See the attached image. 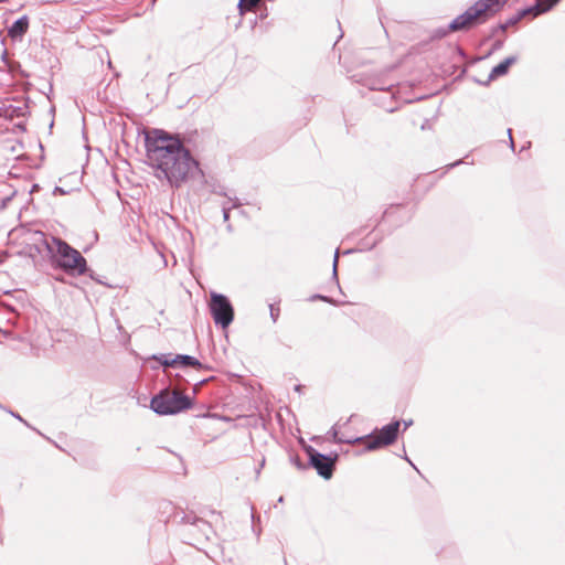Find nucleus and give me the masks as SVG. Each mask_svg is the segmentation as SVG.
<instances>
[{
    "mask_svg": "<svg viewBox=\"0 0 565 565\" xmlns=\"http://www.w3.org/2000/svg\"><path fill=\"white\" fill-rule=\"evenodd\" d=\"M14 418H17L18 420L24 423L28 427H30V425L18 414V413H14L12 411L9 412Z\"/></svg>",
    "mask_w": 565,
    "mask_h": 565,
    "instance_id": "nucleus-32",
    "label": "nucleus"
},
{
    "mask_svg": "<svg viewBox=\"0 0 565 565\" xmlns=\"http://www.w3.org/2000/svg\"><path fill=\"white\" fill-rule=\"evenodd\" d=\"M29 24L30 21L26 14L20 17L8 28L9 38L14 42L22 41L29 30Z\"/></svg>",
    "mask_w": 565,
    "mask_h": 565,
    "instance_id": "nucleus-10",
    "label": "nucleus"
},
{
    "mask_svg": "<svg viewBox=\"0 0 565 565\" xmlns=\"http://www.w3.org/2000/svg\"><path fill=\"white\" fill-rule=\"evenodd\" d=\"M338 262H339V248H337L335 253H334V258H333V264H332L333 269H338Z\"/></svg>",
    "mask_w": 565,
    "mask_h": 565,
    "instance_id": "nucleus-28",
    "label": "nucleus"
},
{
    "mask_svg": "<svg viewBox=\"0 0 565 565\" xmlns=\"http://www.w3.org/2000/svg\"><path fill=\"white\" fill-rule=\"evenodd\" d=\"M503 40H497L494 41V43L492 44V47H491V51L489 52L488 55H490L491 53L495 52V51H499L502 49L503 46Z\"/></svg>",
    "mask_w": 565,
    "mask_h": 565,
    "instance_id": "nucleus-25",
    "label": "nucleus"
},
{
    "mask_svg": "<svg viewBox=\"0 0 565 565\" xmlns=\"http://www.w3.org/2000/svg\"><path fill=\"white\" fill-rule=\"evenodd\" d=\"M206 382H209V380H207V379L199 381V382L194 385L193 393L195 394V393L198 392L199 387H201L202 385H204Z\"/></svg>",
    "mask_w": 565,
    "mask_h": 565,
    "instance_id": "nucleus-30",
    "label": "nucleus"
},
{
    "mask_svg": "<svg viewBox=\"0 0 565 565\" xmlns=\"http://www.w3.org/2000/svg\"><path fill=\"white\" fill-rule=\"evenodd\" d=\"M299 443L302 445V449L308 456V466L313 468L323 479H331L334 472V465L329 457L319 452L312 446L307 445L303 438H300Z\"/></svg>",
    "mask_w": 565,
    "mask_h": 565,
    "instance_id": "nucleus-6",
    "label": "nucleus"
},
{
    "mask_svg": "<svg viewBox=\"0 0 565 565\" xmlns=\"http://www.w3.org/2000/svg\"><path fill=\"white\" fill-rule=\"evenodd\" d=\"M332 279L334 280V282L338 286V288H340L339 279H338V269H333L332 270Z\"/></svg>",
    "mask_w": 565,
    "mask_h": 565,
    "instance_id": "nucleus-33",
    "label": "nucleus"
},
{
    "mask_svg": "<svg viewBox=\"0 0 565 565\" xmlns=\"http://www.w3.org/2000/svg\"><path fill=\"white\" fill-rule=\"evenodd\" d=\"M403 424H404V430H406L413 424V420L412 419L403 420Z\"/></svg>",
    "mask_w": 565,
    "mask_h": 565,
    "instance_id": "nucleus-38",
    "label": "nucleus"
},
{
    "mask_svg": "<svg viewBox=\"0 0 565 565\" xmlns=\"http://www.w3.org/2000/svg\"><path fill=\"white\" fill-rule=\"evenodd\" d=\"M301 390H302V385L298 384L295 386V391L301 392Z\"/></svg>",
    "mask_w": 565,
    "mask_h": 565,
    "instance_id": "nucleus-44",
    "label": "nucleus"
},
{
    "mask_svg": "<svg viewBox=\"0 0 565 565\" xmlns=\"http://www.w3.org/2000/svg\"><path fill=\"white\" fill-rule=\"evenodd\" d=\"M522 19H524V15H523L522 11L519 10L514 15L509 18L505 22L500 23L501 32H504L508 30V28L515 25Z\"/></svg>",
    "mask_w": 565,
    "mask_h": 565,
    "instance_id": "nucleus-16",
    "label": "nucleus"
},
{
    "mask_svg": "<svg viewBox=\"0 0 565 565\" xmlns=\"http://www.w3.org/2000/svg\"><path fill=\"white\" fill-rule=\"evenodd\" d=\"M174 377H175L177 380H181V379H182V376H181L179 373H177V374L174 375Z\"/></svg>",
    "mask_w": 565,
    "mask_h": 565,
    "instance_id": "nucleus-46",
    "label": "nucleus"
},
{
    "mask_svg": "<svg viewBox=\"0 0 565 565\" xmlns=\"http://www.w3.org/2000/svg\"><path fill=\"white\" fill-rule=\"evenodd\" d=\"M290 461L299 469L306 470L309 466L303 463L298 455L291 456Z\"/></svg>",
    "mask_w": 565,
    "mask_h": 565,
    "instance_id": "nucleus-22",
    "label": "nucleus"
},
{
    "mask_svg": "<svg viewBox=\"0 0 565 565\" xmlns=\"http://www.w3.org/2000/svg\"><path fill=\"white\" fill-rule=\"evenodd\" d=\"M350 420H351V417L345 420L344 425H348L350 423Z\"/></svg>",
    "mask_w": 565,
    "mask_h": 565,
    "instance_id": "nucleus-50",
    "label": "nucleus"
},
{
    "mask_svg": "<svg viewBox=\"0 0 565 565\" xmlns=\"http://www.w3.org/2000/svg\"><path fill=\"white\" fill-rule=\"evenodd\" d=\"M209 308L214 323L222 329H226L233 322L234 308L225 295L212 291Z\"/></svg>",
    "mask_w": 565,
    "mask_h": 565,
    "instance_id": "nucleus-5",
    "label": "nucleus"
},
{
    "mask_svg": "<svg viewBox=\"0 0 565 565\" xmlns=\"http://www.w3.org/2000/svg\"><path fill=\"white\" fill-rule=\"evenodd\" d=\"M14 113L17 114V116L22 115V108H21V107L14 108V109L12 110V113L10 114V116H13V115H14Z\"/></svg>",
    "mask_w": 565,
    "mask_h": 565,
    "instance_id": "nucleus-37",
    "label": "nucleus"
},
{
    "mask_svg": "<svg viewBox=\"0 0 565 565\" xmlns=\"http://www.w3.org/2000/svg\"><path fill=\"white\" fill-rule=\"evenodd\" d=\"M1 58H2V61L6 62V60H7V50H3Z\"/></svg>",
    "mask_w": 565,
    "mask_h": 565,
    "instance_id": "nucleus-43",
    "label": "nucleus"
},
{
    "mask_svg": "<svg viewBox=\"0 0 565 565\" xmlns=\"http://www.w3.org/2000/svg\"><path fill=\"white\" fill-rule=\"evenodd\" d=\"M39 189H40V185H39V184H33V185H32V188H31V190H30V193H33V192H35V191H39Z\"/></svg>",
    "mask_w": 565,
    "mask_h": 565,
    "instance_id": "nucleus-41",
    "label": "nucleus"
},
{
    "mask_svg": "<svg viewBox=\"0 0 565 565\" xmlns=\"http://www.w3.org/2000/svg\"><path fill=\"white\" fill-rule=\"evenodd\" d=\"M458 51H459V53H460L461 55H463V54H465V53H463V50H462L461 47H458Z\"/></svg>",
    "mask_w": 565,
    "mask_h": 565,
    "instance_id": "nucleus-47",
    "label": "nucleus"
},
{
    "mask_svg": "<svg viewBox=\"0 0 565 565\" xmlns=\"http://www.w3.org/2000/svg\"><path fill=\"white\" fill-rule=\"evenodd\" d=\"M498 1L501 3V6L504 7L508 3L509 0H498Z\"/></svg>",
    "mask_w": 565,
    "mask_h": 565,
    "instance_id": "nucleus-45",
    "label": "nucleus"
},
{
    "mask_svg": "<svg viewBox=\"0 0 565 565\" xmlns=\"http://www.w3.org/2000/svg\"><path fill=\"white\" fill-rule=\"evenodd\" d=\"M227 230L232 231V225L231 224L227 225Z\"/></svg>",
    "mask_w": 565,
    "mask_h": 565,
    "instance_id": "nucleus-51",
    "label": "nucleus"
},
{
    "mask_svg": "<svg viewBox=\"0 0 565 565\" xmlns=\"http://www.w3.org/2000/svg\"><path fill=\"white\" fill-rule=\"evenodd\" d=\"M559 2L561 0H535L534 4L523 8L521 9V11L524 18L527 15L536 18L539 15L550 12Z\"/></svg>",
    "mask_w": 565,
    "mask_h": 565,
    "instance_id": "nucleus-9",
    "label": "nucleus"
},
{
    "mask_svg": "<svg viewBox=\"0 0 565 565\" xmlns=\"http://www.w3.org/2000/svg\"><path fill=\"white\" fill-rule=\"evenodd\" d=\"M212 192L221 196H226L230 201L234 200V198L228 196L223 185L213 186Z\"/></svg>",
    "mask_w": 565,
    "mask_h": 565,
    "instance_id": "nucleus-24",
    "label": "nucleus"
},
{
    "mask_svg": "<svg viewBox=\"0 0 565 565\" xmlns=\"http://www.w3.org/2000/svg\"><path fill=\"white\" fill-rule=\"evenodd\" d=\"M270 308V318L273 319L274 322L277 321L278 317H279V308H275L273 305L269 306Z\"/></svg>",
    "mask_w": 565,
    "mask_h": 565,
    "instance_id": "nucleus-26",
    "label": "nucleus"
},
{
    "mask_svg": "<svg viewBox=\"0 0 565 565\" xmlns=\"http://www.w3.org/2000/svg\"><path fill=\"white\" fill-rule=\"evenodd\" d=\"M473 4L487 21L503 9L498 0H478Z\"/></svg>",
    "mask_w": 565,
    "mask_h": 565,
    "instance_id": "nucleus-11",
    "label": "nucleus"
},
{
    "mask_svg": "<svg viewBox=\"0 0 565 565\" xmlns=\"http://www.w3.org/2000/svg\"><path fill=\"white\" fill-rule=\"evenodd\" d=\"M326 456L329 457V459L332 461V463L334 465V468H335L337 462L339 460V454L337 451H331V452L327 454Z\"/></svg>",
    "mask_w": 565,
    "mask_h": 565,
    "instance_id": "nucleus-27",
    "label": "nucleus"
},
{
    "mask_svg": "<svg viewBox=\"0 0 565 565\" xmlns=\"http://www.w3.org/2000/svg\"><path fill=\"white\" fill-rule=\"evenodd\" d=\"M86 275H88V277H89L92 280L96 281L97 284H100V285H104V286L111 287L110 285L106 284V282L100 278V276H99V275H96V274H95V271L90 270L89 268H88V271L86 273Z\"/></svg>",
    "mask_w": 565,
    "mask_h": 565,
    "instance_id": "nucleus-23",
    "label": "nucleus"
},
{
    "mask_svg": "<svg viewBox=\"0 0 565 565\" xmlns=\"http://www.w3.org/2000/svg\"><path fill=\"white\" fill-rule=\"evenodd\" d=\"M401 420L394 419L390 424L384 425L380 429L365 435L364 451H374L393 445L399 434Z\"/></svg>",
    "mask_w": 565,
    "mask_h": 565,
    "instance_id": "nucleus-4",
    "label": "nucleus"
},
{
    "mask_svg": "<svg viewBox=\"0 0 565 565\" xmlns=\"http://www.w3.org/2000/svg\"><path fill=\"white\" fill-rule=\"evenodd\" d=\"M147 163L156 170L158 179H166L172 188L179 189L183 183L204 172L200 162L184 146L180 134L153 128L145 131Z\"/></svg>",
    "mask_w": 565,
    "mask_h": 565,
    "instance_id": "nucleus-1",
    "label": "nucleus"
},
{
    "mask_svg": "<svg viewBox=\"0 0 565 565\" xmlns=\"http://www.w3.org/2000/svg\"><path fill=\"white\" fill-rule=\"evenodd\" d=\"M516 62H518L516 55L508 56L502 62H500L498 65L492 67L488 78L484 82H481L478 79H475V81L482 86H488L490 84V82H492L501 76L507 75L509 73V68Z\"/></svg>",
    "mask_w": 565,
    "mask_h": 565,
    "instance_id": "nucleus-8",
    "label": "nucleus"
},
{
    "mask_svg": "<svg viewBox=\"0 0 565 565\" xmlns=\"http://www.w3.org/2000/svg\"><path fill=\"white\" fill-rule=\"evenodd\" d=\"M193 398L171 391L170 387L160 390L150 399V409L159 416L177 415L192 408Z\"/></svg>",
    "mask_w": 565,
    "mask_h": 565,
    "instance_id": "nucleus-3",
    "label": "nucleus"
},
{
    "mask_svg": "<svg viewBox=\"0 0 565 565\" xmlns=\"http://www.w3.org/2000/svg\"><path fill=\"white\" fill-rule=\"evenodd\" d=\"M174 361L177 362V367L209 369L207 365L202 364L195 356L189 354H175Z\"/></svg>",
    "mask_w": 565,
    "mask_h": 565,
    "instance_id": "nucleus-13",
    "label": "nucleus"
},
{
    "mask_svg": "<svg viewBox=\"0 0 565 565\" xmlns=\"http://www.w3.org/2000/svg\"><path fill=\"white\" fill-rule=\"evenodd\" d=\"M328 437L334 443V444H348V445H356L364 441L365 437H349L345 435H340L338 425H333L330 430L328 431Z\"/></svg>",
    "mask_w": 565,
    "mask_h": 565,
    "instance_id": "nucleus-12",
    "label": "nucleus"
},
{
    "mask_svg": "<svg viewBox=\"0 0 565 565\" xmlns=\"http://www.w3.org/2000/svg\"><path fill=\"white\" fill-rule=\"evenodd\" d=\"M150 359L158 361L164 370L167 367H177V362L172 353L153 354Z\"/></svg>",
    "mask_w": 565,
    "mask_h": 565,
    "instance_id": "nucleus-15",
    "label": "nucleus"
},
{
    "mask_svg": "<svg viewBox=\"0 0 565 565\" xmlns=\"http://www.w3.org/2000/svg\"><path fill=\"white\" fill-rule=\"evenodd\" d=\"M403 458H404L407 462H409V465H411L415 470H417V471H418L417 467H416V466L411 461V459L406 456V454L404 455V457H403Z\"/></svg>",
    "mask_w": 565,
    "mask_h": 565,
    "instance_id": "nucleus-40",
    "label": "nucleus"
},
{
    "mask_svg": "<svg viewBox=\"0 0 565 565\" xmlns=\"http://www.w3.org/2000/svg\"><path fill=\"white\" fill-rule=\"evenodd\" d=\"M353 252V249H348L344 252V254H351Z\"/></svg>",
    "mask_w": 565,
    "mask_h": 565,
    "instance_id": "nucleus-48",
    "label": "nucleus"
},
{
    "mask_svg": "<svg viewBox=\"0 0 565 565\" xmlns=\"http://www.w3.org/2000/svg\"><path fill=\"white\" fill-rule=\"evenodd\" d=\"M461 163H462V160H457L456 162H454V163L449 164L448 167H449V168H454V167H457V166H459V164H461Z\"/></svg>",
    "mask_w": 565,
    "mask_h": 565,
    "instance_id": "nucleus-42",
    "label": "nucleus"
},
{
    "mask_svg": "<svg viewBox=\"0 0 565 565\" xmlns=\"http://www.w3.org/2000/svg\"><path fill=\"white\" fill-rule=\"evenodd\" d=\"M487 20L480 13L475 4L469 7L463 13L456 17L449 24L448 30H454L455 32L459 31H468L473 26L486 23Z\"/></svg>",
    "mask_w": 565,
    "mask_h": 565,
    "instance_id": "nucleus-7",
    "label": "nucleus"
},
{
    "mask_svg": "<svg viewBox=\"0 0 565 565\" xmlns=\"http://www.w3.org/2000/svg\"><path fill=\"white\" fill-rule=\"evenodd\" d=\"M309 300L310 301L321 300V301H324V302H328V303H331V305H335L337 303L331 297H328V296H324V295H321V294H315V295L310 296Z\"/></svg>",
    "mask_w": 565,
    "mask_h": 565,
    "instance_id": "nucleus-21",
    "label": "nucleus"
},
{
    "mask_svg": "<svg viewBox=\"0 0 565 565\" xmlns=\"http://www.w3.org/2000/svg\"><path fill=\"white\" fill-rule=\"evenodd\" d=\"M206 382H209V380H207V379L199 381V382L194 385L193 393L195 394V393L198 392L199 387H201L202 385H204Z\"/></svg>",
    "mask_w": 565,
    "mask_h": 565,
    "instance_id": "nucleus-29",
    "label": "nucleus"
},
{
    "mask_svg": "<svg viewBox=\"0 0 565 565\" xmlns=\"http://www.w3.org/2000/svg\"><path fill=\"white\" fill-rule=\"evenodd\" d=\"M499 31H501L500 23L491 29L490 38L494 36Z\"/></svg>",
    "mask_w": 565,
    "mask_h": 565,
    "instance_id": "nucleus-34",
    "label": "nucleus"
},
{
    "mask_svg": "<svg viewBox=\"0 0 565 565\" xmlns=\"http://www.w3.org/2000/svg\"><path fill=\"white\" fill-rule=\"evenodd\" d=\"M181 522L184 524L193 525V526L202 525L206 533H213L212 525L207 521L196 516L193 513H184L183 516L181 518Z\"/></svg>",
    "mask_w": 565,
    "mask_h": 565,
    "instance_id": "nucleus-14",
    "label": "nucleus"
},
{
    "mask_svg": "<svg viewBox=\"0 0 565 565\" xmlns=\"http://www.w3.org/2000/svg\"><path fill=\"white\" fill-rule=\"evenodd\" d=\"M53 193L54 194H65L66 191L63 188H61V186H55L54 190H53Z\"/></svg>",
    "mask_w": 565,
    "mask_h": 565,
    "instance_id": "nucleus-35",
    "label": "nucleus"
},
{
    "mask_svg": "<svg viewBox=\"0 0 565 565\" xmlns=\"http://www.w3.org/2000/svg\"><path fill=\"white\" fill-rule=\"evenodd\" d=\"M278 502H280V503L284 502V497L282 495L279 497Z\"/></svg>",
    "mask_w": 565,
    "mask_h": 565,
    "instance_id": "nucleus-49",
    "label": "nucleus"
},
{
    "mask_svg": "<svg viewBox=\"0 0 565 565\" xmlns=\"http://www.w3.org/2000/svg\"><path fill=\"white\" fill-rule=\"evenodd\" d=\"M381 241V237H379L377 235H375L372 241H370V238H364L361 243H360V250H364V249H372L379 242Z\"/></svg>",
    "mask_w": 565,
    "mask_h": 565,
    "instance_id": "nucleus-20",
    "label": "nucleus"
},
{
    "mask_svg": "<svg viewBox=\"0 0 565 565\" xmlns=\"http://www.w3.org/2000/svg\"><path fill=\"white\" fill-rule=\"evenodd\" d=\"M260 0H238V11L243 15L248 11H252Z\"/></svg>",
    "mask_w": 565,
    "mask_h": 565,
    "instance_id": "nucleus-17",
    "label": "nucleus"
},
{
    "mask_svg": "<svg viewBox=\"0 0 565 565\" xmlns=\"http://www.w3.org/2000/svg\"><path fill=\"white\" fill-rule=\"evenodd\" d=\"M284 563H285V565H288V563H287V559H286V558L284 559Z\"/></svg>",
    "mask_w": 565,
    "mask_h": 565,
    "instance_id": "nucleus-52",
    "label": "nucleus"
},
{
    "mask_svg": "<svg viewBox=\"0 0 565 565\" xmlns=\"http://www.w3.org/2000/svg\"><path fill=\"white\" fill-rule=\"evenodd\" d=\"M265 466V458H263L260 465L258 466V468L256 469V475L258 476L260 473V469Z\"/></svg>",
    "mask_w": 565,
    "mask_h": 565,
    "instance_id": "nucleus-39",
    "label": "nucleus"
},
{
    "mask_svg": "<svg viewBox=\"0 0 565 565\" xmlns=\"http://www.w3.org/2000/svg\"><path fill=\"white\" fill-rule=\"evenodd\" d=\"M508 134H509V138H510V147L512 150H514V147H515V143L512 139V130L511 129H508Z\"/></svg>",
    "mask_w": 565,
    "mask_h": 565,
    "instance_id": "nucleus-36",
    "label": "nucleus"
},
{
    "mask_svg": "<svg viewBox=\"0 0 565 565\" xmlns=\"http://www.w3.org/2000/svg\"><path fill=\"white\" fill-rule=\"evenodd\" d=\"M195 526L199 529V531L201 532V534H202L206 540H210V536H211V534H212V533H206V532L204 531V527H203L202 525H195Z\"/></svg>",
    "mask_w": 565,
    "mask_h": 565,
    "instance_id": "nucleus-31",
    "label": "nucleus"
},
{
    "mask_svg": "<svg viewBox=\"0 0 565 565\" xmlns=\"http://www.w3.org/2000/svg\"><path fill=\"white\" fill-rule=\"evenodd\" d=\"M44 244L52 268L58 269L71 277L84 276L88 271L86 258L64 239L51 236L46 238L43 232L38 233Z\"/></svg>",
    "mask_w": 565,
    "mask_h": 565,
    "instance_id": "nucleus-2",
    "label": "nucleus"
},
{
    "mask_svg": "<svg viewBox=\"0 0 565 565\" xmlns=\"http://www.w3.org/2000/svg\"><path fill=\"white\" fill-rule=\"evenodd\" d=\"M232 201H233V204L231 206L227 205L226 203H224L222 205V212H223V220H224V222H227L230 220L231 210L241 205V203L238 202L237 198H234V200H232Z\"/></svg>",
    "mask_w": 565,
    "mask_h": 565,
    "instance_id": "nucleus-19",
    "label": "nucleus"
},
{
    "mask_svg": "<svg viewBox=\"0 0 565 565\" xmlns=\"http://www.w3.org/2000/svg\"><path fill=\"white\" fill-rule=\"evenodd\" d=\"M451 32H455V31L454 30H448V25L447 26H439V28H436V29H434L431 31L430 38L433 40H440V39H444L445 36H447Z\"/></svg>",
    "mask_w": 565,
    "mask_h": 565,
    "instance_id": "nucleus-18",
    "label": "nucleus"
}]
</instances>
